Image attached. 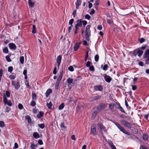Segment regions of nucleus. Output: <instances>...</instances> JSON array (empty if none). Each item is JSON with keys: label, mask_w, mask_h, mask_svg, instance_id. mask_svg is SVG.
<instances>
[{"label": "nucleus", "mask_w": 149, "mask_h": 149, "mask_svg": "<svg viewBox=\"0 0 149 149\" xmlns=\"http://www.w3.org/2000/svg\"><path fill=\"white\" fill-rule=\"evenodd\" d=\"M91 27V26L90 25H88L86 26V28L85 36L87 40H89V37L91 36V31L90 30V28Z\"/></svg>", "instance_id": "1"}, {"label": "nucleus", "mask_w": 149, "mask_h": 149, "mask_svg": "<svg viewBox=\"0 0 149 149\" xmlns=\"http://www.w3.org/2000/svg\"><path fill=\"white\" fill-rule=\"evenodd\" d=\"M114 123L117 127L123 133L127 135H130L129 133L125 130L124 128L121 126L117 122H115Z\"/></svg>", "instance_id": "2"}, {"label": "nucleus", "mask_w": 149, "mask_h": 149, "mask_svg": "<svg viewBox=\"0 0 149 149\" xmlns=\"http://www.w3.org/2000/svg\"><path fill=\"white\" fill-rule=\"evenodd\" d=\"M143 56L144 58H146V63L148 64H149V49H147L145 52Z\"/></svg>", "instance_id": "3"}, {"label": "nucleus", "mask_w": 149, "mask_h": 149, "mask_svg": "<svg viewBox=\"0 0 149 149\" xmlns=\"http://www.w3.org/2000/svg\"><path fill=\"white\" fill-rule=\"evenodd\" d=\"M121 123L125 127H127L128 128H130L132 127V125L131 124L125 120H121Z\"/></svg>", "instance_id": "4"}, {"label": "nucleus", "mask_w": 149, "mask_h": 149, "mask_svg": "<svg viewBox=\"0 0 149 149\" xmlns=\"http://www.w3.org/2000/svg\"><path fill=\"white\" fill-rule=\"evenodd\" d=\"M143 53V52L139 49L134 50L133 52L135 56L138 54V56L139 57L141 56Z\"/></svg>", "instance_id": "5"}, {"label": "nucleus", "mask_w": 149, "mask_h": 149, "mask_svg": "<svg viewBox=\"0 0 149 149\" xmlns=\"http://www.w3.org/2000/svg\"><path fill=\"white\" fill-rule=\"evenodd\" d=\"M77 23L75 25V28H79L82 25V22L81 19H78L77 21Z\"/></svg>", "instance_id": "6"}, {"label": "nucleus", "mask_w": 149, "mask_h": 149, "mask_svg": "<svg viewBox=\"0 0 149 149\" xmlns=\"http://www.w3.org/2000/svg\"><path fill=\"white\" fill-rule=\"evenodd\" d=\"M104 77L105 81L107 82H110L112 80V78L109 76L107 75L106 74H104Z\"/></svg>", "instance_id": "7"}, {"label": "nucleus", "mask_w": 149, "mask_h": 149, "mask_svg": "<svg viewBox=\"0 0 149 149\" xmlns=\"http://www.w3.org/2000/svg\"><path fill=\"white\" fill-rule=\"evenodd\" d=\"M62 59L61 56L59 55L57 56L56 59V62L58 64V68H59L60 65L61 63Z\"/></svg>", "instance_id": "8"}, {"label": "nucleus", "mask_w": 149, "mask_h": 149, "mask_svg": "<svg viewBox=\"0 0 149 149\" xmlns=\"http://www.w3.org/2000/svg\"><path fill=\"white\" fill-rule=\"evenodd\" d=\"M12 82L13 85L15 86V88L16 90L18 89L20 87L19 83V82H17L16 83H15L13 80Z\"/></svg>", "instance_id": "9"}, {"label": "nucleus", "mask_w": 149, "mask_h": 149, "mask_svg": "<svg viewBox=\"0 0 149 149\" xmlns=\"http://www.w3.org/2000/svg\"><path fill=\"white\" fill-rule=\"evenodd\" d=\"M10 48L12 49L15 50L17 48L16 45L13 43H11L8 44Z\"/></svg>", "instance_id": "10"}, {"label": "nucleus", "mask_w": 149, "mask_h": 149, "mask_svg": "<svg viewBox=\"0 0 149 149\" xmlns=\"http://www.w3.org/2000/svg\"><path fill=\"white\" fill-rule=\"evenodd\" d=\"M98 126L99 127L101 130H103L105 132H107V130L106 128L102 123H99L98 124Z\"/></svg>", "instance_id": "11"}, {"label": "nucleus", "mask_w": 149, "mask_h": 149, "mask_svg": "<svg viewBox=\"0 0 149 149\" xmlns=\"http://www.w3.org/2000/svg\"><path fill=\"white\" fill-rule=\"evenodd\" d=\"M106 105L104 104H101L98 107V110H102L106 107Z\"/></svg>", "instance_id": "12"}, {"label": "nucleus", "mask_w": 149, "mask_h": 149, "mask_svg": "<svg viewBox=\"0 0 149 149\" xmlns=\"http://www.w3.org/2000/svg\"><path fill=\"white\" fill-rule=\"evenodd\" d=\"M28 2L29 6L31 8L34 7L35 5V3L31 0H28Z\"/></svg>", "instance_id": "13"}, {"label": "nucleus", "mask_w": 149, "mask_h": 149, "mask_svg": "<svg viewBox=\"0 0 149 149\" xmlns=\"http://www.w3.org/2000/svg\"><path fill=\"white\" fill-rule=\"evenodd\" d=\"M81 0H77L76 3V8L77 9L79 8V6L81 4Z\"/></svg>", "instance_id": "14"}, {"label": "nucleus", "mask_w": 149, "mask_h": 149, "mask_svg": "<svg viewBox=\"0 0 149 149\" xmlns=\"http://www.w3.org/2000/svg\"><path fill=\"white\" fill-rule=\"evenodd\" d=\"M81 43H76L74 45V50L76 51L79 47L80 44Z\"/></svg>", "instance_id": "15"}, {"label": "nucleus", "mask_w": 149, "mask_h": 149, "mask_svg": "<svg viewBox=\"0 0 149 149\" xmlns=\"http://www.w3.org/2000/svg\"><path fill=\"white\" fill-rule=\"evenodd\" d=\"M96 91H101L103 88L101 86H96L94 87Z\"/></svg>", "instance_id": "16"}, {"label": "nucleus", "mask_w": 149, "mask_h": 149, "mask_svg": "<svg viewBox=\"0 0 149 149\" xmlns=\"http://www.w3.org/2000/svg\"><path fill=\"white\" fill-rule=\"evenodd\" d=\"M108 68V66L107 64H105L104 65H101V68L104 70H107Z\"/></svg>", "instance_id": "17"}, {"label": "nucleus", "mask_w": 149, "mask_h": 149, "mask_svg": "<svg viewBox=\"0 0 149 149\" xmlns=\"http://www.w3.org/2000/svg\"><path fill=\"white\" fill-rule=\"evenodd\" d=\"M52 90L51 89H48L46 93V97H48L50 94L52 93Z\"/></svg>", "instance_id": "18"}, {"label": "nucleus", "mask_w": 149, "mask_h": 149, "mask_svg": "<svg viewBox=\"0 0 149 149\" xmlns=\"http://www.w3.org/2000/svg\"><path fill=\"white\" fill-rule=\"evenodd\" d=\"M91 132L92 134L94 135H95L97 134L96 132V129L95 127L92 128L91 130Z\"/></svg>", "instance_id": "19"}, {"label": "nucleus", "mask_w": 149, "mask_h": 149, "mask_svg": "<svg viewBox=\"0 0 149 149\" xmlns=\"http://www.w3.org/2000/svg\"><path fill=\"white\" fill-rule=\"evenodd\" d=\"M118 106V109L122 112L125 113V111L124 109L121 107L120 104L118 103L117 104Z\"/></svg>", "instance_id": "20"}, {"label": "nucleus", "mask_w": 149, "mask_h": 149, "mask_svg": "<svg viewBox=\"0 0 149 149\" xmlns=\"http://www.w3.org/2000/svg\"><path fill=\"white\" fill-rule=\"evenodd\" d=\"M43 112L42 111H40L39 113L37 115V117L40 118L43 116Z\"/></svg>", "instance_id": "21"}, {"label": "nucleus", "mask_w": 149, "mask_h": 149, "mask_svg": "<svg viewBox=\"0 0 149 149\" xmlns=\"http://www.w3.org/2000/svg\"><path fill=\"white\" fill-rule=\"evenodd\" d=\"M63 72L62 71L60 73V74L57 79L61 80L63 77Z\"/></svg>", "instance_id": "22"}, {"label": "nucleus", "mask_w": 149, "mask_h": 149, "mask_svg": "<svg viewBox=\"0 0 149 149\" xmlns=\"http://www.w3.org/2000/svg\"><path fill=\"white\" fill-rule=\"evenodd\" d=\"M33 136L34 138L37 139L39 137L38 133L37 132H35L33 134Z\"/></svg>", "instance_id": "23"}, {"label": "nucleus", "mask_w": 149, "mask_h": 149, "mask_svg": "<svg viewBox=\"0 0 149 149\" xmlns=\"http://www.w3.org/2000/svg\"><path fill=\"white\" fill-rule=\"evenodd\" d=\"M73 79L72 78H69L67 80V82L69 84H70L72 82Z\"/></svg>", "instance_id": "24"}, {"label": "nucleus", "mask_w": 149, "mask_h": 149, "mask_svg": "<svg viewBox=\"0 0 149 149\" xmlns=\"http://www.w3.org/2000/svg\"><path fill=\"white\" fill-rule=\"evenodd\" d=\"M52 102L50 101L49 103H47V106L49 109L52 108Z\"/></svg>", "instance_id": "25"}, {"label": "nucleus", "mask_w": 149, "mask_h": 149, "mask_svg": "<svg viewBox=\"0 0 149 149\" xmlns=\"http://www.w3.org/2000/svg\"><path fill=\"white\" fill-rule=\"evenodd\" d=\"M61 127L62 130H64L66 128V127L64 125L63 123H61Z\"/></svg>", "instance_id": "26"}, {"label": "nucleus", "mask_w": 149, "mask_h": 149, "mask_svg": "<svg viewBox=\"0 0 149 149\" xmlns=\"http://www.w3.org/2000/svg\"><path fill=\"white\" fill-rule=\"evenodd\" d=\"M24 58L23 56H21L20 58V61L21 64H23L24 62Z\"/></svg>", "instance_id": "27"}, {"label": "nucleus", "mask_w": 149, "mask_h": 149, "mask_svg": "<svg viewBox=\"0 0 149 149\" xmlns=\"http://www.w3.org/2000/svg\"><path fill=\"white\" fill-rule=\"evenodd\" d=\"M64 107V104L63 103H62L58 107V109L59 110H61L63 109Z\"/></svg>", "instance_id": "28"}, {"label": "nucleus", "mask_w": 149, "mask_h": 149, "mask_svg": "<svg viewBox=\"0 0 149 149\" xmlns=\"http://www.w3.org/2000/svg\"><path fill=\"white\" fill-rule=\"evenodd\" d=\"M3 51L4 53L7 54L8 52V49L7 47H6L3 49Z\"/></svg>", "instance_id": "29"}, {"label": "nucleus", "mask_w": 149, "mask_h": 149, "mask_svg": "<svg viewBox=\"0 0 149 149\" xmlns=\"http://www.w3.org/2000/svg\"><path fill=\"white\" fill-rule=\"evenodd\" d=\"M32 32L33 33H36V26L35 25H33V30Z\"/></svg>", "instance_id": "30"}, {"label": "nucleus", "mask_w": 149, "mask_h": 149, "mask_svg": "<svg viewBox=\"0 0 149 149\" xmlns=\"http://www.w3.org/2000/svg\"><path fill=\"white\" fill-rule=\"evenodd\" d=\"M6 61L8 62H10L11 61V60L9 56L8 55H7L6 56Z\"/></svg>", "instance_id": "31"}, {"label": "nucleus", "mask_w": 149, "mask_h": 149, "mask_svg": "<svg viewBox=\"0 0 149 149\" xmlns=\"http://www.w3.org/2000/svg\"><path fill=\"white\" fill-rule=\"evenodd\" d=\"M5 126L4 122L2 121H0V127H3Z\"/></svg>", "instance_id": "32"}, {"label": "nucleus", "mask_w": 149, "mask_h": 149, "mask_svg": "<svg viewBox=\"0 0 149 149\" xmlns=\"http://www.w3.org/2000/svg\"><path fill=\"white\" fill-rule=\"evenodd\" d=\"M4 95L6 96V97H9L10 96V92L8 91H6V92L5 94H4Z\"/></svg>", "instance_id": "33"}, {"label": "nucleus", "mask_w": 149, "mask_h": 149, "mask_svg": "<svg viewBox=\"0 0 149 149\" xmlns=\"http://www.w3.org/2000/svg\"><path fill=\"white\" fill-rule=\"evenodd\" d=\"M143 139L145 140H147L148 138V136L147 135L145 134L143 135Z\"/></svg>", "instance_id": "34"}, {"label": "nucleus", "mask_w": 149, "mask_h": 149, "mask_svg": "<svg viewBox=\"0 0 149 149\" xmlns=\"http://www.w3.org/2000/svg\"><path fill=\"white\" fill-rule=\"evenodd\" d=\"M36 95L35 93H33L32 95V99L33 100H36Z\"/></svg>", "instance_id": "35"}, {"label": "nucleus", "mask_w": 149, "mask_h": 149, "mask_svg": "<svg viewBox=\"0 0 149 149\" xmlns=\"http://www.w3.org/2000/svg\"><path fill=\"white\" fill-rule=\"evenodd\" d=\"M13 70V67L12 66H10L8 67V71L9 72L11 73Z\"/></svg>", "instance_id": "36"}, {"label": "nucleus", "mask_w": 149, "mask_h": 149, "mask_svg": "<svg viewBox=\"0 0 149 149\" xmlns=\"http://www.w3.org/2000/svg\"><path fill=\"white\" fill-rule=\"evenodd\" d=\"M110 144L111 146V147L112 149H116L115 146L112 142H111Z\"/></svg>", "instance_id": "37"}, {"label": "nucleus", "mask_w": 149, "mask_h": 149, "mask_svg": "<svg viewBox=\"0 0 149 149\" xmlns=\"http://www.w3.org/2000/svg\"><path fill=\"white\" fill-rule=\"evenodd\" d=\"M3 101L5 104H6L8 101L7 98L5 95H3Z\"/></svg>", "instance_id": "38"}, {"label": "nucleus", "mask_w": 149, "mask_h": 149, "mask_svg": "<svg viewBox=\"0 0 149 149\" xmlns=\"http://www.w3.org/2000/svg\"><path fill=\"white\" fill-rule=\"evenodd\" d=\"M68 70L70 71H71V72H72V71H73L74 70V69L73 68V67L72 66H69L68 68Z\"/></svg>", "instance_id": "39"}, {"label": "nucleus", "mask_w": 149, "mask_h": 149, "mask_svg": "<svg viewBox=\"0 0 149 149\" xmlns=\"http://www.w3.org/2000/svg\"><path fill=\"white\" fill-rule=\"evenodd\" d=\"M145 41V40L143 38H141L139 39V42L141 43H142L143 42H144Z\"/></svg>", "instance_id": "40"}, {"label": "nucleus", "mask_w": 149, "mask_h": 149, "mask_svg": "<svg viewBox=\"0 0 149 149\" xmlns=\"http://www.w3.org/2000/svg\"><path fill=\"white\" fill-rule=\"evenodd\" d=\"M15 77V76L14 75H11L9 76V78L11 79H14Z\"/></svg>", "instance_id": "41"}, {"label": "nucleus", "mask_w": 149, "mask_h": 149, "mask_svg": "<svg viewBox=\"0 0 149 149\" xmlns=\"http://www.w3.org/2000/svg\"><path fill=\"white\" fill-rule=\"evenodd\" d=\"M85 18L89 20L91 18V16L88 14H87L85 15Z\"/></svg>", "instance_id": "42"}, {"label": "nucleus", "mask_w": 149, "mask_h": 149, "mask_svg": "<svg viewBox=\"0 0 149 149\" xmlns=\"http://www.w3.org/2000/svg\"><path fill=\"white\" fill-rule=\"evenodd\" d=\"M38 126L42 129H43L45 127V125L42 123L41 124H38Z\"/></svg>", "instance_id": "43"}, {"label": "nucleus", "mask_w": 149, "mask_h": 149, "mask_svg": "<svg viewBox=\"0 0 149 149\" xmlns=\"http://www.w3.org/2000/svg\"><path fill=\"white\" fill-rule=\"evenodd\" d=\"M99 56L97 55H96L95 56V61L97 62L98 61Z\"/></svg>", "instance_id": "44"}, {"label": "nucleus", "mask_w": 149, "mask_h": 149, "mask_svg": "<svg viewBox=\"0 0 149 149\" xmlns=\"http://www.w3.org/2000/svg\"><path fill=\"white\" fill-rule=\"evenodd\" d=\"M36 104V103L34 100L32 101L31 103V105L32 106H34Z\"/></svg>", "instance_id": "45"}, {"label": "nucleus", "mask_w": 149, "mask_h": 149, "mask_svg": "<svg viewBox=\"0 0 149 149\" xmlns=\"http://www.w3.org/2000/svg\"><path fill=\"white\" fill-rule=\"evenodd\" d=\"M18 107L19 109L21 110L23 108V106L22 104H19L18 105Z\"/></svg>", "instance_id": "46"}, {"label": "nucleus", "mask_w": 149, "mask_h": 149, "mask_svg": "<svg viewBox=\"0 0 149 149\" xmlns=\"http://www.w3.org/2000/svg\"><path fill=\"white\" fill-rule=\"evenodd\" d=\"M74 19H71L69 22V24L70 25H72V24L74 21Z\"/></svg>", "instance_id": "47"}, {"label": "nucleus", "mask_w": 149, "mask_h": 149, "mask_svg": "<svg viewBox=\"0 0 149 149\" xmlns=\"http://www.w3.org/2000/svg\"><path fill=\"white\" fill-rule=\"evenodd\" d=\"M96 115V112H94L92 114V118H94Z\"/></svg>", "instance_id": "48"}, {"label": "nucleus", "mask_w": 149, "mask_h": 149, "mask_svg": "<svg viewBox=\"0 0 149 149\" xmlns=\"http://www.w3.org/2000/svg\"><path fill=\"white\" fill-rule=\"evenodd\" d=\"M89 67V69L91 71H94V67L93 66V65Z\"/></svg>", "instance_id": "49"}, {"label": "nucleus", "mask_w": 149, "mask_h": 149, "mask_svg": "<svg viewBox=\"0 0 149 149\" xmlns=\"http://www.w3.org/2000/svg\"><path fill=\"white\" fill-rule=\"evenodd\" d=\"M91 63L90 61H88L86 63V66L87 67H89L91 66Z\"/></svg>", "instance_id": "50"}, {"label": "nucleus", "mask_w": 149, "mask_h": 149, "mask_svg": "<svg viewBox=\"0 0 149 149\" xmlns=\"http://www.w3.org/2000/svg\"><path fill=\"white\" fill-rule=\"evenodd\" d=\"M132 89L134 91L136 90L137 89V87L135 85H132Z\"/></svg>", "instance_id": "51"}, {"label": "nucleus", "mask_w": 149, "mask_h": 149, "mask_svg": "<svg viewBox=\"0 0 149 149\" xmlns=\"http://www.w3.org/2000/svg\"><path fill=\"white\" fill-rule=\"evenodd\" d=\"M56 68L55 67L54 68L53 71V73L54 74H56L57 73V71H56Z\"/></svg>", "instance_id": "52"}, {"label": "nucleus", "mask_w": 149, "mask_h": 149, "mask_svg": "<svg viewBox=\"0 0 149 149\" xmlns=\"http://www.w3.org/2000/svg\"><path fill=\"white\" fill-rule=\"evenodd\" d=\"M26 119L27 120L28 122V123H30L31 121V119L30 117L29 116H26Z\"/></svg>", "instance_id": "53"}, {"label": "nucleus", "mask_w": 149, "mask_h": 149, "mask_svg": "<svg viewBox=\"0 0 149 149\" xmlns=\"http://www.w3.org/2000/svg\"><path fill=\"white\" fill-rule=\"evenodd\" d=\"M109 108L110 109H112L114 108V105L112 104H110L109 105Z\"/></svg>", "instance_id": "54"}, {"label": "nucleus", "mask_w": 149, "mask_h": 149, "mask_svg": "<svg viewBox=\"0 0 149 149\" xmlns=\"http://www.w3.org/2000/svg\"><path fill=\"white\" fill-rule=\"evenodd\" d=\"M95 13V11L94 9H92L91 11V12L90 13V14L91 15H92L93 14H94Z\"/></svg>", "instance_id": "55"}, {"label": "nucleus", "mask_w": 149, "mask_h": 149, "mask_svg": "<svg viewBox=\"0 0 149 149\" xmlns=\"http://www.w3.org/2000/svg\"><path fill=\"white\" fill-rule=\"evenodd\" d=\"M6 104H8V106H11L12 105V104L10 101H8Z\"/></svg>", "instance_id": "56"}, {"label": "nucleus", "mask_w": 149, "mask_h": 149, "mask_svg": "<svg viewBox=\"0 0 149 149\" xmlns=\"http://www.w3.org/2000/svg\"><path fill=\"white\" fill-rule=\"evenodd\" d=\"M73 26L72 25H70V26L68 28V31L69 33H70L71 31V30L72 29V27Z\"/></svg>", "instance_id": "57"}, {"label": "nucleus", "mask_w": 149, "mask_h": 149, "mask_svg": "<svg viewBox=\"0 0 149 149\" xmlns=\"http://www.w3.org/2000/svg\"><path fill=\"white\" fill-rule=\"evenodd\" d=\"M101 98V96H95L94 97L95 100H97L100 99Z\"/></svg>", "instance_id": "58"}, {"label": "nucleus", "mask_w": 149, "mask_h": 149, "mask_svg": "<svg viewBox=\"0 0 149 149\" xmlns=\"http://www.w3.org/2000/svg\"><path fill=\"white\" fill-rule=\"evenodd\" d=\"M79 29V28H75V30L74 31V34H77L78 33V31Z\"/></svg>", "instance_id": "59"}, {"label": "nucleus", "mask_w": 149, "mask_h": 149, "mask_svg": "<svg viewBox=\"0 0 149 149\" xmlns=\"http://www.w3.org/2000/svg\"><path fill=\"white\" fill-rule=\"evenodd\" d=\"M31 149H36L35 148V145L34 144H31Z\"/></svg>", "instance_id": "60"}, {"label": "nucleus", "mask_w": 149, "mask_h": 149, "mask_svg": "<svg viewBox=\"0 0 149 149\" xmlns=\"http://www.w3.org/2000/svg\"><path fill=\"white\" fill-rule=\"evenodd\" d=\"M88 3L89 4V5H88L89 8H91L92 6V4L89 1L88 2Z\"/></svg>", "instance_id": "61"}, {"label": "nucleus", "mask_w": 149, "mask_h": 149, "mask_svg": "<svg viewBox=\"0 0 149 149\" xmlns=\"http://www.w3.org/2000/svg\"><path fill=\"white\" fill-rule=\"evenodd\" d=\"M18 144L17 143H15L14 144V147L15 148H17L18 147Z\"/></svg>", "instance_id": "62"}, {"label": "nucleus", "mask_w": 149, "mask_h": 149, "mask_svg": "<svg viewBox=\"0 0 149 149\" xmlns=\"http://www.w3.org/2000/svg\"><path fill=\"white\" fill-rule=\"evenodd\" d=\"M38 143L40 145H42L43 144V142L41 140H38Z\"/></svg>", "instance_id": "63"}, {"label": "nucleus", "mask_w": 149, "mask_h": 149, "mask_svg": "<svg viewBox=\"0 0 149 149\" xmlns=\"http://www.w3.org/2000/svg\"><path fill=\"white\" fill-rule=\"evenodd\" d=\"M139 149H148L144 146H141Z\"/></svg>", "instance_id": "64"}]
</instances>
